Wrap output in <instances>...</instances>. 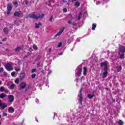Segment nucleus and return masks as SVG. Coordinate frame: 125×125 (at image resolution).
I'll use <instances>...</instances> for the list:
<instances>
[{
  "mask_svg": "<svg viewBox=\"0 0 125 125\" xmlns=\"http://www.w3.org/2000/svg\"><path fill=\"white\" fill-rule=\"evenodd\" d=\"M101 66L102 67L104 66V71L101 74L102 78L104 79L107 77V75L108 74V62H104L101 63Z\"/></svg>",
  "mask_w": 125,
  "mask_h": 125,
  "instance_id": "f257e3e1",
  "label": "nucleus"
},
{
  "mask_svg": "<svg viewBox=\"0 0 125 125\" xmlns=\"http://www.w3.org/2000/svg\"><path fill=\"white\" fill-rule=\"evenodd\" d=\"M44 17V14H42L41 15H35V14H30L27 17V18H32V19H42V18Z\"/></svg>",
  "mask_w": 125,
  "mask_h": 125,
  "instance_id": "f03ea898",
  "label": "nucleus"
},
{
  "mask_svg": "<svg viewBox=\"0 0 125 125\" xmlns=\"http://www.w3.org/2000/svg\"><path fill=\"white\" fill-rule=\"evenodd\" d=\"M5 68L7 71H12L13 67L12 66V62H9L5 65Z\"/></svg>",
  "mask_w": 125,
  "mask_h": 125,
  "instance_id": "7ed1b4c3",
  "label": "nucleus"
},
{
  "mask_svg": "<svg viewBox=\"0 0 125 125\" xmlns=\"http://www.w3.org/2000/svg\"><path fill=\"white\" fill-rule=\"evenodd\" d=\"M82 91H83V88H81L78 95L79 97L78 101L81 105L83 104V97H82Z\"/></svg>",
  "mask_w": 125,
  "mask_h": 125,
  "instance_id": "20e7f679",
  "label": "nucleus"
},
{
  "mask_svg": "<svg viewBox=\"0 0 125 125\" xmlns=\"http://www.w3.org/2000/svg\"><path fill=\"white\" fill-rule=\"evenodd\" d=\"M86 14V11L85 10H83V11L80 12L78 17V20H81V18H82V15H83V17H85Z\"/></svg>",
  "mask_w": 125,
  "mask_h": 125,
  "instance_id": "39448f33",
  "label": "nucleus"
},
{
  "mask_svg": "<svg viewBox=\"0 0 125 125\" xmlns=\"http://www.w3.org/2000/svg\"><path fill=\"white\" fill-rule=\"evenodd\" d=\"M8 100L10 103H12L14 101V96L13 95H8L7 96Z\"/></svg>",
  "mask_w": 125,
  "mask_h": 125,
  "instance_id": "423d86ee",
  "label": "nucleus"
},
{
  "mask_svg": "<svg viewBox=\"0 0 125 125\" xmlns=\"http://www.w3.org/2000/svg\"><path fill=\"white\" fill-rule=\"evenodd\" d=\"M0 107L2 110H4L7 107V104H5V103H1V101H0Z\"/></svg>",
  "mask_w": 125,
  "mask_h": 125,
  "instance_id": "0eeeda50",
  "label": "nucleus"
},
{
  "mask_svg": "<svg viewBox=\"0 0 125 125\" xmlns=\"http://www.w3.org/2000/svg\"><path fill=\"white\" fill-rule=\"evenodd\" d=\"M83 71V68H79L78 69L77 72L75 74L76 77H80V76L82 75V72Z\"/></svg>",
  "mask_w": 125,
  "mask_h": 125,
  "instance_id": "6e6552de",
  "label": "nucleus"
},
{
  "mask_svg": "<svg viewBox=\"0 0 125 125\" xmlns=\"http://www.w3.org/2000/svg\"><path fill=\"white\" fill-rule=\"evenodd\" d=\"M7 15H9L10 14V11H11V10L12 9V7H11V6L10 4H8L7 6Z\"/></svg>",
  "mask_w": 125,
  "mask_h": 125,
  "instance_id": "1a4fd4ad",
  "label": "nucleus"
},
{
  "mask_svg": "<svg viewBox=\"0 0 125 125\" xmlns=\"http://www.w3.org/2000/svg\"><path fill=\"white\" fill-rule=\"evenodd\" d=\"M26 76V74H25V73L24 72H22V73H21L20 74V80H23V79H25V77Z\"/></svg>",
  "mask_w": 125,
  "mask_h": 125,
  "instance_id": "9d476101",
  "label": "nucleus"
},
{
  "mask_svg": "<svg viewBox=\"0 0 125 125\" xmlns=\"http://www.w3.org/2000/svg\"><path fill=\"white\" fill-rule=\"evenodd\" d=\"M63 32H64V29H62L61 30L59 31L58 33H57L55 37L56 38L57 37H60V36H61V35H62V33H63Z\"/></svg>",
  "mask_w": 125,
  "mask_h": 125,
  "instance_id": "9b49d317",
  "label": "nucleus"
},
{
  "mask_svg": "<svg viewBox=\"0 0 125 125\" xmlns=\"http://www.w3.org/2000/svg\"><path fill=\"white\" fill-rule=\"evenodd\" d=\"M119 51L120 52H122L123 53H125V47L124 46L120 47Z\"/></svg>",
  "mask_w": 125,
  "mask_h": 125,
  "instance_id": "f8f14e48",
  "label": "nucleus"
},
{
  "mask_svg": "<svg viewBox=\"0 0 125 125\" xmlns=\"http://www.w3.org/2000/svg\"><path fill=\"white\" fill-rule=\"evenodd\" d=\"M8 112L9 113H10L11 114H12V113H14V108H13V107H12V106H10L8 109Z\"/></svg>",
  "mask_w": 125,
  "mask_h": 125,
  "instance_id": "ddd939ff",
  "label": "nucleus"
},
{
  "mask_svg": "<svg viewBox=\"0 0 125 125\" xmlns=\"http://www.w3.org/2000/svg\"><path fill=\"white\" fill-rule=\"evenodd\" d=\"M3 32L5 34H8V32H9V29H8V26L6 27H5L3 29Z\"/></svg>",
  "mask_w": 125,
  "mask_h": 125,
  "instance_id": "4468645a",
  "label": "nucleus"
},
{
  "mask_svg": "<svg viewBox=\"0 0 125 125\" xmlns=\"http://www.w3.org/2000/svg\"><path fill=\"white\" fill-rule=\"evenodd\" d=\"M21 88H24V87H26V83L24 82H22L20 84Z\"/></svg>",
  "mask_w": 125,
  "mask_h": 125,
  "instance_id": "2eb2a0df",
  "label": "nucleus"
},
{
  "mask_svg": "<svg viewBox=\"0 0 125 125\" xmlns=\"http://www.w3.org/2000/svg\"><path fill=\"white\" fill-rule=\"evenodd\" d=\"M6 96H7L6 94H5L3 93H1L0 94V98H1V99H3V98L6 97Z\"/></svg>",
  "mask_w": 125,
  "mask_h": 125,
  "instance_id": "dca6fc26",
  "label": "nucleus"
},
{
  "mask_svg": "<svg viewBox=\"0 0 125 125\" xmlns=\"http://www.w3.org/2000/svg\"><path fill=\"white\" fill-rule=\"evenodd\" d=\"M83 76H86V72L87 71V69H86V67L85 66H84L83 67Z\"/></svg>",
  "mask_w": 125,
  "mask_h": 125,
  "instance_id": "f3484780",
  "label": "nucleus"
},
{
  "mask_svg": "<svg viewBox=\"0 0 125 125\" xmlns=\"http://www.w3.org/2000/svg\"><path fill=\"white\" fill-rule=\"evenodd\" d=\"M114 54H115V53L114 52H111L108 53V56L109 58H112L114 56Z\"/></svg>",
  "mask_w": 125,
  "mask_h": 125,
  "instance_id": "a211bd4d",
  "label": "nucleus"
},
{
  "mask_svg": "<svg viewBox=\"0 0 125 125\" xmlns=\"http://www.w3.org/2000/svg\"><path fill=\"white\" fill-rule=\"evenodd\" d=\"M87 97L89 99H91L93 97H94V94H89L87 95Z\"/></svg>",
  "mask_w": 125,
  "mask_h": 125,
  "instance_id": "6ab92c4d",
  "label": "nucleus"
},
{
  "mask_svg": "<svg viewBox=\"0 0 125 125\" xmlns=\"http://www.w3.org/2000/svg\"><path fill=\"white\" fill-rule=\"evenodd\" d=\"M96 26H97L96 23H93L92 24V30L93 31L95 30V28H96Z\"/></svg>",
  "mask_w": 125,
  "mask_h": 125,
  "instance_id": "aec40b11",
  "label": "nucleus"
},
{
  "mask_svg": "<svg viewBox=\"0 0 125 125\" xmlns=\"http://www.w3.org/2000/svg\"><path fill=\"white\" fill-rule=\"evenodd\" d=\"M40 26H42V23L41 22H39L38 24L35 23V28H36L37 29L40 28Z\"/></svg>",
  "mask_w": 125,
  "mask_h": 125,
  "instance_id": "412c9836",
  "label": "nucleus"
},
{
  "mask_svg": "<svg viewBox=\"0 0 125 125\" xmlns=\"http://www.w3.org/2000/svg\"><path fill=\"white\" fill-rule=\"evenodd\" d=\"M14 87H15V84L12 83V84L10 85L9 87L10 89H14Z\"/></svg>",
  "mask_w": 125,
  "mask_h": 125,
  "instance_id": "4be33fe9",
  "label": "nucleus"
},
{
  "mask_svg": "<svg viewBox=\"0 0 125 125\" xmlns=\"http://www.w3.org/2000/svg\"><path fill=\"white\" fill-rule=\"evenodd\" d=\"M47 72H48V74L47 75V77H48L49 75H50V74L52 73V71H51V69H48L47 70Z\"/></svg>",
  "mask_w": 125,
  "mask_h": 125,
  "instance_id": "5701e85b",
  "label": "nucleus"
},
{
  "mask_svg": "<svg viewBox=\"0 0 125 125\" xmlns=\"http://www.w3.org/2000/svg\"><path fill=\"white\" fill-rule=\"evenodd\" d=\"M14 16H19V15H20V13H19V12H16L14 14Z\"/></svg>",
  "mask_w": 125,
  "mask_h": 125,
  "instance_id": "b1692460",
  "label": "nucleus"
},
{
  "mask_svg": "<svg viewBox=\"0 0 125 125\" xmlns=\"http://www.w3.org/2000/svg\"><path fill=\"white\" fill-rule=\"evenodd\" d=\"M118 125H124V122L121 120H119L118 121Z\"/></svg>",
  "mask_w": 125,
  "mask_h": 125,
  "instance_id": "393cba45",
  "label": "nucleus"
},
{
  "mask_svg": "<svg viewBox=\"0 0 125 125\" xmlns=\"http://www.w3.org/2000/svg\"><path fill=\"white\" fill-rule=\"evenodd\" d=\"M80 5H81V3H80V2H79V1H76V2H75V6H76L78 7V6H80Z\"/></svg>",
  "mask_w": 125,
  "mask_h": 125,
  "instance_id": "a878e982",
  "label": "nucleus"
},
{
  "mask_svg": "<svg viewBox=\"0 0 125 125\" xmlns=\"http://www.w3.org/2000/svg\"><path fill=\"white\" fill-rule=\"evenodd\" d=\"M41 66H42V63H41V62H39L37 63V67H38V68L41 67Z\"/></svg>",
  "mask_w": 125,
  "mask_h": 125,
  "instance_id": "bb28decb",
  "label": "nucleus"
},
{
  "mask_svg": "<svg viewBox=\"0 0 125 125\" xmlns=\"http://www.w3.org/2000/svg\"><path fill=\"white\" fill-rule=\"evenodd\" d=\"M117 70L118 71V72H120V71H121V70H122V66H119L117 67Z\"/></svg>",
  "mask_w": 125,
  "mask_h": 125,
  "instance_id": "cd10ccee",
  "label": "nucleus"
},
{
  "mask_svg": "<svg viewBox=\"0 0 125 125\" xmlns=\"http://www.w3.org/2000/svg\"><path fill=\"white\" fill-rule=\"evenodd\" d=\"M124 57H125V54H124V53L120 55V59H124Z\"/></svg>",
  "mask_w": 125,
  "mask_h": 125,
  "instance_id": "c85d7f7f",
  "label": "nucleus"
},
{
  "mask_svg": "<svg viewBox=\"0 0 125 125\" xmlns=\"http://www.w3.org/2000/svg\"><path fill=\"white\" fill-rule=\"evenodd\" d=\"M0 91L1 92H3V91H4V87L3 86H1L0 88Z\"/></svg>",
  "mask_w": 125,
  "mask_h": 125,
  "instance_id": "c756f323",
  "label": "nucleus"
},
{
  "mask_svg": "<svg viewBox=\"0 0 125 125\" xmlns=\"http://www.w3.org/2000/svg\"><path fill=\"white\" fill-rule=\"evenodd\" d=\"M21 50V47H17L16 48V51H20Z\"/></svg>",
  "mask_w": 125,
  "mask_h": 125,
  "instance_id": "7c9ffc66",
  "label": "nucleus"
},
{
  "mask_svg": "<svg viewBox=\"0 0 125 125\" xmlns=\"http://www.w3.org/2000/svg\"><path fill=\"white\" fill-rule=\"evenodd\" d=\"M15 74H16V72L15 71H14L11 73V75L12 77H14V76H15Z\"/></svg>",
  "mask_w": 125,
  "mask_h": 125,
  "instance_id": "2f4dec72",
  "label": "nucleus"
},
{
  "mask_svg": "<svg viewBox=\"0 0 125 125\" xmlns=\"http://www.w3.org/2000/svg\"><path fill=\"white\" fill-rule=\"evenodd\" d=\"M33 49H35V50H37L38 49V48L37 47V45H33Z\"/></svg>",
  "mask_w": 125,
  "mask_h": 125,
  "instance_id": "473e14b6",
  "label": "nucleus"
},
{
  "mask_svg": "<svg viewBox=\"0 0 125 125\" xmlns=\"http://www.w3.org/2000/svg\"><path fill=\"white\" fill-rule=\"evenodd\" d=\"M18 21H14V23L15 24H16V26H19V23H18Z\"/></svg>",
  "mask_w": 125,
  "mask_h": 125,
  "instance_id": "72a5a7b5",
  "label": "nucleus"
},
{
  "mask_svg": "<svg viewBox=\"0 0 125 125\" xmlns=\"http://www.w3.org/2000/svg\"><path fill=\"white\" fill-rule=\"evenodd\" d=\"M15 83H19V79L17 78L15 81Z\"/></svg>",
  "mask_w": 125,
  "mask_h": 125,
  "instance_id": "f704fd0d",
  "label": "nucleus"
},
{
  "mask_svg": "<svg viewBox=\"0 0 125 125\" xmlns=\"http://www.w3.org/2000/svg\"><path fill=\"white\" fill-rule=\"evenodd\" d=\"M2 116H3V117H6L7 116V113L3 112Z\"/></svg>",
  "mask_w": 125,
  "mask_h": 125,
  "instance_id": "c9c22d12",
  "label": "nucleus"
},
{
  "mask_svg": "<svg viewBox=\"0 0 125 125\" xmlns=\"http://www.w3.org/2000/svg\"><path fill=\"white\" fill-rule=\"evenodd\" d=\"M73 41V39L71 38L70 39H68V41H67V42L69 43H70L71 42H72Z\"/></svg>",
  "mask_w": 125,
  "mask_h": 125,
  "instance_id": "e433bc0d",
  "label": "nucleus"
},
{
  "mask_svg": "<svg viewBox=\"0 0 125 125\" xmlns=\"http://www.w3.org/2000/svg\"><path fill=\"white\" fill-rule=\"evenodd\" d=\"M36 74L34 73L32 75L31 77L32 79H35L36 78Z\"/></svg>",
  "mask_w": 125,
  "mask_h": 125,
  "instance_id": "4c0bfd02",
  "label": "nucleus"
},
{
  "mask_svg": "<svg viewBox=\"0 0 125 125\" xmlns=\"http://www.w3.org/2000/svg\"><path fill=\"white\" fill-rule=\"evenodd\" d=\"M37 71V69L36 68H33L31 70V73H35Z\"/></svg>",
  "mask_w": 125,
  "mask_h": 125,
  "instance_id": "58836bf2",
  "label": "nucleus"
},
{
  "mask_svg": "<svg viewBox=\"0 0 125 125\" xmlns=\"http://www.w3.org/2000/svg\"><path fill=\"white\" fill-rule=\"evenodd\" d=\"M61 46H62V42H59L58 47H61Z\"/></svg>",
  "mask_w": 125,
  "mask_h": 125,
  "instance_id": "ea45409f",
  "label": "nucleus"
},
{
  "mask_svg": "<svg viewBox=\"0 0 125 125\" xmlns=\"http://www.w3.org/2000/svg\"><path fill=\"white\" fill-rule=\"evenodd\" d=\"M15 70L16 72H18L19 71V70H20V68H18V67H15Z\"/></svg>",
  "mask_w": 125,
  "mask_h": 125,
  "instance_id": "a19ab883",
  "label": "nucleus"
},
{
  "mask_svg": "<svg viewBox=\"0 0 125 125\" xmlns=\"http://www.w3.org/2000/svg\"><path fill=\"white\" fill-rule=\"evenodd\" d=\"M96 3L97 4V5H98L99 4H100V3H101V2L100 1H96Z\"/></svg>",
  "mask_w": 125,
  "mask_h": 125,
  "instance_id": "79ce46f5",
  "label": "nucleus"
},
{
  "mask_svg": "<svg viewBox=\"0 0 125 125\" xmlns=\"http://www.w3.org/2000/svg\"><path fill=\"white\" fill-rule=\"evenodd\" d=\"M62 11H63V12H64V13H66V12H67V8H63V9H62Z\"/></svg>",
  "mask_w": 125,
  "mask_h": 125,
  "instance_id": "37998d69",
  "label": "nucleus"
},
{
  "mask_svg": "<svg viewBox=\"0 0 125 125\" xmlns=\"http://www.w3.org/2000/svg\"><path fill=\"white\" fill-rule=\"evenodd\" d=\"M72 25H73V26H77V23H76L75 22L73 21L72 23Z\"/></svg>",
  "mask_w": 125,
  "mask_h": 125,
  "instance_id": "c03bdc74",
  "label": "nucleus"
},
{
  "mask_svg": "<svg viewBox=\"0 0 125 125\" xmlns=\"http://www.w3.org/2000/svg\"><path fill=\"white\" fill-rule=\"evenodd\" d=\"M13 4H14V5H17V4H18V2L17 1H15L13 2Z\"/></svg>",
  "mask_w": 125,
  "mask_h": 125,
  "instance_id": "a18cd8bd",
  "label": "nucleus"
},
{
  "mask_svg": "<svg viewBox=\"0 0 125 125\" xmlns=\"http://www.w3.org/2000/svg\"><path fill=\"white\" fill-rule=\"evenodd\" d=\"M52 19H53V17H52V16H51V18L49 19V21L51 22V21H52Z\"/></svg>",
  "mask_w": 125,
  "mask_h": 125,
  "instance_id": "49530a36",
  "label": "nucleus"
},
{
  "mask_svg": "<svg viewBox=\"0 0 125 125\" xmlns=\"http://www.w3.org/2000/svg\"><path fill=\"white\" fill-rule=\"evenodd\" d=\"M0 72H3V68L0 67Z\"/></svg>",
  "mask_w": 125,
  "mask_h": 125,
  "instance_id": "de8ad7c7",
  "label": "nucleus"
},
{
  "mask_svg": "<svg viewBox=\"0 0 125 125\" xmlns=\"http://www.w3.org/2000/svg\"><path fill=\"white\" fill-rule=\"evenodd\" d=\"M25 4H26V5H28L29 4V1L26 0L25 1Z\"/></svg>",
  "mask_w": 125,
  "mask_h": 125,
  "instance_id": "09e8293b",
  "label": "nucleus"
},
{
  "mask_svg": "<svg viewBox=\"0 0 125 125\" xmlns=\"http://www.w3.org/2000/svg\"><path fill=\"white\" fill-rule=\"evenodd\" d=\"M36 103H37V104H39V100H38V99H36Z\"/></svg>",
  "mask_w": 125,
  "mask_h": 125,
  "instance_id": "8fccbe9b",
  "label": "nucleus"
},
{
  "mask_svg": "<svg viewBox=\"0 0 125 125\" xmlns=\"http://www.w3.org/2000/svg\"><path fill=\"white\" fill-rule=\"evenodd\" d=\"M63 3H66V2H67V0H62Z\"/></svg>",
  "mask_w": 125,
  "mask_h": 125,
  "instance_id": "3c124183",
  "label": "nucleus"
},
{
  "mask_svg": "<svg viewBox=\"0 0 125 125\" xmlns=\"http://www.w3.org/2000/svg\"><path fill=\"white\" fill-rule=\"evenodd\" d=\"M67 23H68V24H70L71 25L72 24V22L71 21H69Z\"/></svg>",
  "mask_w": 125,
  "mask_h": 125,
  "instance_id": "603ef678",
  "label": "nucleus"
},
{
  "mask_svg": "<svg viewBox=\"0 0 125 125\" xmlns=\"http://www.w3.org/2000/svg\"><path fill=\"white\" fill-rule=\"evenodd\" d=\"M62 91H63V90H61L60 92H58L59 94H61V92H62Z\"/></svg>",
  "mask_w": 125,
  "mask_h": 125,
  "instance_id": "864d4df0",
  "label": "nucleus"
},
{
  "mask_svg": "<svg viewBox=\"0 0 125 125\" xmlns=\"http://www.w3.org/2000/svg\"><path fill=\"white\" fill-rule=\"evenodd\" d=\"M4 92H5V93H8V90H4Z\"/></svg>",
  "mask_w": 125,
  "mask_h": 125,
  "instance_id": "5fc2aeb1",
  "label": "nucleus"
},
{
  "mask_svg": "<svg viewBox=\"0 0 125 125\" xmlns=\"http://www.w3.org/2000/svg\"><path fill=\"white\" fill-rule=\"evenodd\" d=\"M77 42H81V40L77 39Z\"/></svg>",
  "mask_w": 125,
  "mask_h": 125,
  "instance_id": "6e6d98bb",
  "label": "nucleus"
},
{
  "mask_svg": "<svg viewBox=\"0 0 125 125\" xmlns=\"http://www.w3.org/2000/svg\"><path fill=\"white\" fill-rule=\"evenodd\" d=\"M76 82H77V83H79V79L76 78Z\"/></svg>",
  "mask_w": 125,
  "mask_h": 125,
  "instance_id": "4d7b16f0",
  "label": "nucleus"
},
{
  "mask_svg": "<svg viewBox=\"0 0 125 125\" xmlns=\"http://www.w3.org/2000/svg\"><path fill=\"white\" fill-rule=\"evenodd\" d=\"M69 1H77V0H69Z\"/></svg>",
  "mask_w": 125,
  "mask_h": 125,
  "instance_id": "13d9d810",
  "label": "nucleus"
},
{
  "mask_svg": "<svg viewBox=\"0 0 125 125\" xmlns=\"http://www.w3.org/2000/svg\"><path fill=\"white\" fill-rule=\"evenodd\" d=\"M46 86L48 87V82L47 81V83L46 84Z\"/></svg>",
  "mask_w": 125,
  "mask_h": 125,
  "instance_id": "bf43d9fd",
  "label": "nucleus"
},
{
  "mask_svg": "<svg viewBox=\"0 0 125 125\" xmlns=\"http://www.w3.org/2000/svg\"><path fill=\"white\" fill-rule=\"evenodd\" d=\"M62 54H63V53H60L58 54L59 55H62Z\"/></svg>",
  "mask_w": 125,
  "mask_h": 125,
  "instance_id": "052dcab7",
  "label": "nucleus"
},
{
  "mask_svg": "<svg viewBox=\"0 0 125 125\" xmlns=\"http://www.w3.org/2000/svg\"><path fill=\"white\" fill-rule=\"evenodd\" d=\"M66 5H70V3H68V2H66Z\"/></svg>",
  "mask_w": 125,
  "mask_h": 125,
  "instance_id": "680f3d73",
  "label": "nucleus"
},
{
  "mask_svg": "<svg viewBox=\"0 0 125 125\" xmlns=\"http://www.w3.org/2000/svg\"><path fill=\"white\" fill-rule=\"evenodd\" d=\"M7 75V73L4 72V76H6Z\"/></svg>",
  "mask_w": 125,
  "mask_h": 125,
  "instance_id": "e2e57ef3",
  "label": "nucleus"
},
{
  "mask_svg": "<svg viewBox=\"0 0 125 125\" xmlns=\"http://www.w3.org/2000/svg\"><path fill=\"white\" fill-rule=\"evenodd\" d=\"M35 119H36V120L37 122H39V121L37 120V117H36Z\"/></svg>",
  "mask_w": 125,
  "mask_h": 125,
  "instance_id": "0e129e2a",
  "label": "nucleus"
},
{
  "mask_svg": "<svg viewBox=\"0 0 125 125\" xmlns=\"http://www.w3.org/2000/svg\"><path fill=\"white\" fill-rule=\"evenodd\" d=\"M46 5H48V4L47 3V2H46Z\"/></svg>",
  "mask_w": 125,
  "mask_h": 125,
  "instance_id": "69168bd1",
  "label": "nucleus"
},
{
  "mask_svg": "<svg viewBox=\"0 0 125 125\" xmlns=\"http://www.w3.org/2000/svg\"><path fill=\"white\" fill-rule=\"evenodd\" d=\"M18 63L20 64V61L18 62Z\"/></svg>",
  "mask_w": 125,
  "mask_h": 125,
  "instance_id": "338daca9",
  "label": "nucleus"
},
{
  "mask_svg": "<svg viewBox=\"0 0 125 125\" xmlns=\"http://www.w3.org/2000/svg\"><path fill=\"white\" fill-rule=\"evenodd\" d=\"M105 89H106L107 90L108 88H105Z\"/></svg>",
  "mask_w": 125,
  "mask_h": 125,
  "instance_id": "774afa93",
  "label": "nucleus"
}]
</instances>
